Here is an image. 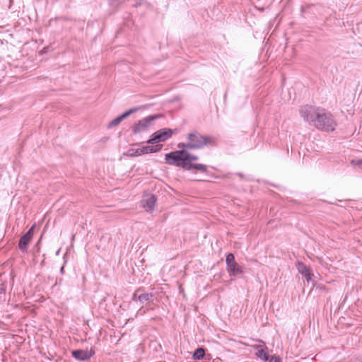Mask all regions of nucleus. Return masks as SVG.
I'll return each instance as SVG.
<instances>
[{
    "label": "nucleus",
    "instance_id": "f257e3e1",
    "mask_svg": "<svg viewBox=\"0 0 362 362\" xmlns=\"http://www.w3.org/2000/svg\"><path fill=\"white\" fill-rule=\"evenodd\" d=\"M197 159V156L191 155L185 150L170 152L165 154V163L168 165H176L188 170L194 168L201 172H206L207 170L206 165L199 163H193V161Z\"/></svg>",
    "mask_w": 362,
    "mask_h": 362
},
{
    "label": "nucleus",
    "instance_id": "f03ea898",
    "mask_svg": "<svg viewBox=\"0 0 362 362\" xmlns=\"http://www.w3.org/2000/svg\"><path fill=\"white\" fill-rule=\"evenodd\" d=\"M187 139V143L180 144L178 146L183 148L197 149L215 144L214 138L210 136L202 135L197 132L188 134Z\"/></svg>",
    "mask_w": 362,
    "mask_h": 362
},
{
    "label": "nucleus",
    "instance_id": "7ed1b4c3",
    "mask_svg": "<svg viewBox=\"0 0 362 362\" xmlns=\"http://www.w3.org/2000/svg\"><path fill=\"white\" fill-rule=\"evenodd\" d=\"M315 117L313 124L317 129L327 132L335 130L337 123L331 113L326 112L324 109H320Z\"/></svg>",
    "mask_w": 362,
    "mask_h": 362
},
{
    "label": "nucleus",
    "instance_id": "20e7f679",
    "mask_svg": "<svg viewBox=\"0 0 362 362\" xmlns=\"http://www.w3.org/2000/svg\"><path fill=\"white\" fill-rule=\"evenodd\" d=\"M325 8L319 4H305L300 6V16L305 19L313 21L322 16Z\"/></svg>",
    "mask_w": 362,
    "mask_h": 362
},
{
    "label": "nucleus",
    "instance_id": "39448f33",
    "mask_svg": "<svg viewBox=\"0 0 362 362\" xmlns=\"http://www.w3.org/2000/svg\"><path fill=\"white\" fill-rule=\"evenodd\" d=\"M175 132V130L169 128L160 129L151 135V139L147 141V143L157 144L164 142L171 138Z\"/></svg>",
    "mask_w": 362,
    "mask_h": 362
},
{
    "label": "nucleus",
    "instance_id": "423d86ee",
    "mask_svg": "<svg viewBox=\"0 0 362 362\" xmlns=\"http://www.w3.org/2000/svg\"><path fill=\"white\" fill-rule=\"evenodd\" d=\"M320 110L319 107H315L312 105H305L300 107L299 110V113L300 116L303 118L304 121L308 122L314 123L315 120V115Z\"/></svg>",
    "mask_w": 362,
    "mask_h": 362
},
{
    "label": "nucleus",
    "instance_id": "0eeeda50",
    "mask_svg": "<svg viewBox=\"0 0 362 362\" xmlns=\"http://www.w3.org/2000/svg\"><path fill=\"white\" fill-rule=\"evenodd\" d=\"M296 267L298 273L305 278L308 283L313 281L314 274L313 269L310 266L306 265L303 262L297 261L296 263Z\"/></svg>",
    "mask_w": 362,
    "mask_h": 362
},
{
    "label": "nucleus",
    "instance_id": "6e6552de",
    "mask_svg": "<svg viewBox=\"0 0 362 362\" xmlns=\"http://www.w3.org/2000/svg\"><path fill=\"white\" fill-rule=\"evenodd\" d=\"M158 117H160L159 115H151L139 121L134 125L132 128L133 132L134 134H138L139 132L144 131L148 127L151 122Z\"/></svg>",
    "mask_w": 362,
    "mask_h": 362
},
{
    "label": "nucleus",
    "instance_id": "1a4fd4ad",
    "mask_svg": "<svg viewBox=\"0 0 362 362\" xmlns=\"http://www.w3.org/2000/svg\"><path fill=\"white\" fill-rule=\"evenodd\" d=\"M156 202V198L153 194H147L142 200V206L146 211L153 210Z\"/></svg>",
    "mask_w": 362,
    "mask_h": 362
},
{
    "label": "nucleus",
    "instance_id": "9d476101",
    "mask_svg": "<svg viewBox=\"0 0 362 362\" xmlns=\"http://www.w3.org/2000/svg\"><path fill=\"white\" fill-rule=\"evenodd\" d=\"M34 228V226L31 227V228L28 231L26 234L21 237L19 242V248L22 250H25L28 245L30 242L33 238V230Z\"/></svg>",
    "mask_w": 362,
    "mask_h": 362
},
{
    "label": "nucleus",
    "instance_id": "9b49d317",
    "mask_svg": "<svg viewBox=\"0 0 362 362\" xmlns=\"http://www.w3.org/2000/svg\"><path fill=\"white\" fill-rule=\"evenodd\" d=\"M228 274L230 277H242L244 274L243 267L238 263L229 267Z\"/></svg>",
    "mask_w": 362,
    "mask_h": 362
},
{
    "label": "nucleus",
    "instance_id": "f8f14e48",
    "mask_svg": "<svg viewBox=\"0 0 362 362\" xmlns=\"http://www.w3.org/2000/svg\"><path fill=\"white\" fill-rule=\"evenodd\" d=\"M94 354V351L90 350L84 351V350H75L72 351V356L78 359V360H87L89 359Z\"/></svg>",
    "mask_w": 362,
    "mask_h": 362
},
{
    "label": "nucleus",
    "instance_id": "ddd939ff",
    "mask_svg": "<svg viewBox=\"0 0 362 362\" xmlns=\"http://www.w3.org/2000/svg\"><path fill=\"white\" fill-rule=\"evenodd\" d=\"M136 110H137V108H132V109L125 112L122 115L117 117V118H115V119L111 121L108 124V127L111 128V127L117 126L124 119L127 118L128 116H129L131 114L135 112Z\"/></svg>",
    "mask_w": 362,
    "mask_h": 362
},
{
    "label": "nucleus",
    "instance_id": "4468645a",
    "mask_svg": "<svg viewBox=\"0 0 362 362\" xmlns=\"http://www.w3.org/2000/svg\"><path fill=\"white\" fill-rule=\"evenodd\" d=\"M258 341L261 344H263V348L260 350H258V351H257L256 356L262 360L264 362H267L268 361V358L269 356V353H268V348L266 346L265 342L264 341H262V339H259Z\"/></svg>",
    "mask_w": 362,
    "mask_h": 362
},
{
    "label": "nucleus",
    "instance_id": "2eb2a0df",
    "mask_svg": "<svg viewBox=\"0 0 362 362\" xmlns=\"http://www.w3.org/2000/svg\"><path fill=\"white\" fill-rule=\"evenodd\" d=\"M232 176H235L236 177H238L240 180L243 182H253L255 181L254 178L251 175H246L241 173L232 174L230 173H228V184L229 183L230 180L232 179Z\"/></svg>",
    "mask_w": 362,
    "mask_h": 362
},
{
    "label": "nucleus",
    "instance_id": "dca6fc26",
    "mask_svg": "<svg viewBox=\"0 0 362 362\" xmlns=\"http://www.w3.org/2000/svg\"><path fill=\"white\" fill-rule=\"evenodd\" d=\"M161 144H157L155 146H143L144 153V154L151 153H156L161 150L162 148Z\"/></svg>",
    "mask_w": 362,
    "mask_h": 362
},
{
    "label": "nucleus",
    "instance_id": "f3484780",
    "mask_svg": "<svg viewBox=\"0 0 362 362\" xmlns=\"http://www.w3.org/2000/svg\"><path fill=\"white\" fill-rule=\"evenodd\" d=\"M144 154L143 147L139 148H130L127 151V155L129 156H139Z\"/></svg>",
    "mask_w": 362,
    "mask_h": 362
},
{
    "label": "nucleus",
    "instance_id": "a211bd4d",
    "mask_svg": "<svg viewBox=\"0 0 362 362\" xmlns=\"http://www.w3.org/2000/svg\"><path fill=\"white\" fill-rule=\"evenodd\" d=\"M205 355V351L203 348H198L195 350L193 354V358L195 360H200L204 358Z\"/></svg>",
    "mask_w": 362,
    "mask_h": 362
},
{
    "label": "nucleus",
    "instance_id": "6ab92c4d",
    "mask_svg": "<svg viewBox=\"0 0 362 362\" xmlns=\"http://www.w3.org/2000/svg\"><path fill=\"white\" fill-rule=\"evenodd\" d=\"M235 256L231 252H228V270L229 271V267L236 264Z\"/></svg>",
    "mask_w": 362,
    "mask_h": 362
},
{
    "label": "nucleus",
    "instance_id": "aec40b11",
    "mask_svg": "<svg viewBox=\"0 0 362 362\" xmlns=\"http://www.w3.org/2000/svg\"><path fill=\"white\" fill-rule=\"evenodd\" d=\"M267 362H282V360L279 356L274 354L269 356Z\"/></svg>",
    "mask_w": 362,
    "mask_h": 362
},
{
    "label": "nucleus",
    "instance_id": "412c9836",
    "mask_svg": "<svg viewBox=\"0 0 362 362\" xmlns=\"http://www.w3.org/2000/svg\"><path fill=\"white\" fill-rule=\"evenodd\" d=\"M252 347L258 351V350H260L263 348V344H253L252 345Z\"/></svg>",
    "mask_w": 362,
    "mask_h": 362
},
{
    "label": "nucleus",
    "instance_id": "4be33fe9",
    "mask_svg": "<svg viewBox=\"0 0 362 362\" xmlns=\"http://www.w3.org/2000/svg\"><path fill=\"white\" fill-rule=\"evenodd\" d=\"M313 286H316L317 288H319L320 290H322L325 288V286L323 285H315L313 283Z\"/></svg>",
    "mask_w": 362,
    "mask_h": 362
},
{
    "label": "nucleus",
    "instance_id": "5701e85b",
    "mask_svg": "<svg viewBox=\"0 0 362 362\" xmlns=\"http://www.w3.org/2000/svg\"><path fill=\"white\" fill-rule=\"evenodd\" d=\"M358 165L362 168V159L358 161Z\"/></svg>",
    "mask_w": 362,
    "mask_h": 362
}]
</instances>
